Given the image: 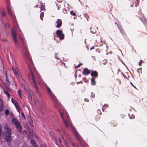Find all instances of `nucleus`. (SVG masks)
I'll return each instance as SVG.
<instances>
[{"mask_svg":"<svg viewBox=\"0 0 147 147\" xmlns=\"http://www.w3.org/2000/svg\"><path fill=\"white\" fill-rule=\"evenodd\" d=\"M12 36H13V39L15 43L18 42V40L17 38V34L15 30V29L13 28V30H12Z\"/></svg>","mask_w":147,"mask_h":147,"instance_id":"nucleus-11","label":"nucleus"},{"mask_svg":"<svg viewBox=\"0 0 147 147\" xmlns=\"http://www.w3.org/2000/svg\"><path fill=\"white\" fill-rule=\"evenodd\" d=\"M31 76L32 77V80L34 83V87L35 89V90L37 92L38 91V88L37 86V84L36 81L35 80V77L34 75L32 73V71H30Z\"/></svg>","mask_w":147,"mask_h":147,"instance_id":"nucleus-8","label":"nucleus"},{"mask_svg":"<svg viewBox=\"0 0 147 147\" xmlns=\"http://www.w3.org/2000/svg\"><path fill=\"white\" fill-rule=\"evenodd\" d=\"M18 94L19 95V96L21 98H22V96L21 94V90H18Z\"/></svg>","mask_w":147,"mask_h":147,"instance_id":"nucleus-23","label":"nucleus"},{"mask_svg":"<svg viewBox=\"0 0 147 147\" xmlns=\"http://www.w3.org/2000/svg\"><path fill=\"white\" fill-rule=\"evenodd\" d=\"M0 13L2 17H4L5 16V12L4 11H1Z\"/></svg>","mask_w":147,"mask_h":147,"instance_id":"nucleus-28","label":"nucleus"},{"mask_svg":"<svg viewBox=\"0 0 147 147\" xmlns=\"http://www.w3.org/2000/svg\"><path fill=\"white\" fill-rule=\"evenodd\" d=\"M30 142L32 144H33L35 143V142L34 140L32 139L30 140Z\"/></svg>","mask_w":147,"mask_h":147,"instance_id":"nucleus-34","label":"nucleus"},{"mask_svg":"<svg viewBox=\"0 0 147 147\" xmlns=\"http://www.w3.org/2000/svg\"><path fill=\"white\" fill-rule=\"evenodd\" d=\"M55 58L56 59H59V58L57 57V54L56 53H55Z\"/></svg>","mask_w":147,"mask_h":147,"instance_id":"nucleus-43","label":"nucleus"},{"mask_svg":"<svg viewBox=\"0 0 147 147\" xmlns=\"http://www.w3.org/2000/svg\"><path fill=\"white\" fill-rule=\"evenodd\" d=\"M2 40L3 41H6L7 40L6 38H5L4 39H3Z\"/></svg>","mask_w":147,"mask_h":147,"instance_id":"nucleus-51","label":"nucleus"},{"mask_svg":"<svg viewBox=\"0 0 147 147\" xmlns=\"http://www.w3.org/2000/svg\"><path fill=\"white\" fill-rule=\"evenodd\" d=\"M72 145L73 146H74V143H72Z\"/></svg>","mask_w":147,"mask_h":147,"instance_id":"nucleus-59","label":"nucleus"},{"mask_svg":"<svg viewBox=\"0 0 147 147\" xmlns=\"http://www.w3.org/2000/svg\"><path fill=\"white\" fill-rule=\"evenodd\" d=\"M91 96L92 98H94L95 97V96L94 93L92 92H91Z\"/></svg>","mask_w":147,"mask_h":147,"instance_id":"nucleus-36","label":"nucleus"},{"mask_svg":"<svg viewBox=\"0 0 147 147\" xmlns=\"http://www.w3.org/2000/svg\"><path fill=\"white\" fill-rule=\"evenodd\" d=\"M46 88L49 94L52 92L50 88L48 86H47Z\"/></svg>","mask_w":147,"mask_h":147,"instance_id":"nucleus-26","label":"nucleus"},{"mask_svg":"<svg viewBox=\"0 0 147 147\" xmlns=\"http://www.w3.org/2000/svg\"><path fill=\"white\" fill-rule=\"evenodd\" d=\"M60 8V7H58V9L59 10Z\"/></svg>","mask_w":147,"mask_h":147,"instance_id":"nucleus-53","label":"nucleus"},{"mask_svg":"<svg viewBox=\"0 0 147 147\" xmlns=\"http://www.w3.org/2000/svg\"><path fill=\"white\" fill-rule=\"evenodd\" d=\"M142 67H140L137 69V71L139 73H142Z\"/></svg>","mask_w":147,"mask_h":147,"instance_id":"nucleus-33","label":"nucleus"},{"mask_svg":"<svg viewBox=\"0 0 147 147\" xmlns=\"http://www.w3.org/2000/svg\"><path fill=\"white\" fill-rule=\"evenodd\" d=\"M59 142L61 143V139L59 138Z\"/></svg>","mask_w":147,"mask_h":147,"instance_id":"nucleus-52","label":"nucleus"},{"mask_svg":"<svg viewBox=\"0 0 147 147\" xmlns=\"http://www.w3.org/2000/svg\"><path fill=\"white\" fill-rule=\"evenodd\" d=\"M21 115L22 117L24 118V119H26V117L25 116V115L23 112L22 113Z\"/></svg>","mask_w":147,"mask_h":147,"instance_id":"nucleus-40","label":"nucleus"},{"mask_svg":"<svg viewBox=\"0 0 147 147\" xmlns=\"http://www.w3.org/2000/svg\"><path fill=\"white\" fill-rule=\"evenodd\" d=\"M61 117L63 120L64 124L66 127H69L71 128L73 131L74 130V127L70 122L69 116L65 111H64L63 112L59 111Z\"/></svg>","mask_w":147,"mask_h":147,"instance_id":"nucleus-1","label":"nucleus"},{"mask_svg":"<svg viewBox=\"0 0 147 147\" xmlns=\"http://www.w3.org/2000/svg\"><path fill=\"white\" fill-rule=\"evenodd\" d=\"M74 134L75 135L78 141L80 143V144H81L82 143H84V142L83 140L82 137L80 135L78 132L75 129L74 127Z\"/></svg>","mask_w":147,"mask_h":147,"instance_id":"nucleus-6","label":"nucleus"},{"mask_svg":"<svg viewBox=\"0 0 147 147\" xmlns=\"http://www.w3.org/2000/svg\"><path fill=\"white\" fill-rule=\"evenodd\" d=\"M29 62H27V65L30 71H36V69L34 67V64L32 61V59L28 61Z\"/></svg>","mask_w":147,"mask_h":147,"instance_id":"nucleus-7","label":"nucleus"},{"mask_svg":"<svg viewBox=\"0 0 147 147\" xmlns=\"http://www.w3.org/2000/svg\"><path fill=\"white\" fill-rule=\"evenodd\" d=\"M83 64L82 63H79L78 65L75 66V69H77L78 68V67H80V66L82 65Z\"/></svg>","mask_w":147,"mask_h":147,"instance_id":"nucleus-35","label":"nucleus"},{"mask_svg":"<svg viewBox=\"0 0 147 147\" xmlns=\"http://www.w3.org/2000/svg\"><path fill=\"white\" fill-rule=\"evenodd\" d=\"M44 16V13L43 12H41L40 13V17L41 20H43V17Z\"/></svg>","mask_w":147,"mask_h":147,"instance_id":"nucleus-29","label":"nucleus"},{"mask_svg":"<svg viewBox=\"0 0 147 147\" xmlns=\"http://www.w3.org/2000/svg\"><path fill=\"white\" fill-rule=\"evenodd\" d=\"M70 13L71 15H74V11L73 10L71 11Z\"/></svg>","mask_w":147,"mask_h":147,"instance_id":"nucleus-47","label":"nucleus"},{"mask_svg":"<svg viewBox=\"0 0 147 147\" xmlns=\"http://www.w3.org/2000/svg\"><path fill=\"white\" fill-rule=\"evenodd\" d=\"M95 79L94 78H92L91 79V84L92 85H94L96 84V82L95 81Z\"/></svg>","mask_w":147,"mask_h":147,"instance_id":"nucleus-18","label":"nucleus"},{"mask_svg":"<svg viewBox=\"0 0 147 147\" xmlns=\"http://www.w3.org/2000/svg\"><path fill=\"white\" fill-rule=\"evenodd\" d=\"M94 47H92L90 48V50H91L92 49H94Z\"/></svg>","mask_w":147,"mask_h":147,"instance_id":"nucleus-50","label":"nucleus"},{"mask_svg":"<svg viewBox=\"0 0 147 147\" xmlns=\"http://www.w3.org/2000/svg\"><path fill=\"white\" fill-rule=\"evenodd\" d=\"M58 132V133L59 134L61 133L60 130L59 129H57L56 130Z\"/></svg>","mask_w":147,"mask_h":147,"instance_id":"nucleus-48","label":"nucleus"},{"mask_svg":"<svg viewBox=\"0 0 147 147\" xmlns=\"http://www.w3.org/2000/svg\"><path fill=\"white\" fill-rule=\"evenodd\" d=\"M14 105L18 111L20 113V108L19 105H18V103H17V104H14Z\"/></svg>","mask_w":147,"mask_h":147,"instance_id":"nucleus-19","label":"nucleus"},{"mask_svg":"<svg viewBox=\"0 0 147 147\" xmlns=\"http://www.w3.org/2000/svg\"><path fill=\"white\" fill-rule=\"evenodd\" d=\"M3 100L0 98V112L3 109Z\"/></svg>","mask_w":147,"mask_h":147,"instance_id":"nucleus-16","label":"nucleus"},{"mask_svg":"<svg viewBox=\"0 0 147 147\" xmlns=\"http://www.w3.org/2000/svg\"><path fill=\"white\" fill-rule=\"evenodd\" d=\"M56 23L57 24L56 27L57 28H60L62 25V21L60 19H58L56 22Z\"/></svg>","mask_w":147,"mask_h":147,"instance_id":"nucleus-12","label":"nucleus"},{"mask_svg":"<svg viewBox=\"0 0 147 147\" xmlns=\"http://www.w3.org/2000/svg\"><path fill=\"white\" fill-rule=\"evenodd\" d=\"M59 39L61 40H63L64 38V34H60L59 35L57 36Z\"/></svg>","mask_w":147,"mask_h":147,"instance_id":"nucleus-22","label":"nucleus"},{"mask_svg":"<svg viewBox=\"0 0 147 147\" xmlns=\"http://www.w3.org/2000/svg\"><path fill=\"white\" fill-rule=\"evenodd\" d=\"M56 34L57 36L59 35L60 34H63L62 30H57L56 32Z\"/></svg>","mask_w":147,"mask_h":147,"instance_id":"nucleus-17","label":"nucleus"},{"mask_svg":"<svg viewBox=\"0 0 147 147\" xmlns=\"http://www.w3.org/2000/svg\"><path fill=\"white\" fill-rule=\"evenodd\" d=\"M7 10L9 15L12 18L13 20L15 21L16 17L14 13L12 11L11 7L9 2H8L7 3Z\"/></svg>","mask_w":147,"mask_h":147,"instance_id":"nucleus-4","label":"nucleus"},{"mask_svg":"<svg viewBox=\"0 0 147 147\" xmlns=\"http://www.w3.org/2000/svg\"><path fill=\"white\" fill-rule=\"evenodd\" d=\"M100 115H101L102 113H100Z\"/></svg>","mask_w":147,"mask_h":147,"instance_id":"nucleus-63","label":"nucleus"},{"mask_svg":"<svg viewBox=\"0 0 147 147\" xmlns=\"http://www.w3.org/2000/svg\"><path fill=\"white\" fill-rule=\"evenodd\" d=\"M29 92V93H30V95H31V94H30V92Z\"/></svg>","mask_w":147,"mask_h":147,"instance_id":"nucleus-62","label":"nucleus"},{"mask_svg":"<svg viewBox=\"0 0 147 147\" xmlns=\"http://www.w3.org/2000/svg\"><path fill=\"white\" fill-rule=\"evenodd\" d=\"M25 50V56L27 58V59L28 60V61L32 60L30 58V54L29 52V51L27 47H24Z\"/></svg>","mask_w":147,"mask_h":147,"instance_id":"nucleus-10","label":"nucleus"},{"mask_svg":"<svg viewBox=\"0 0 147 147\" xmlns=\"http://www.w3.org/2000/svg\"><path fill=\"white\" fill-rule=\"evenodd\" d=\"M90 70H88L87 68H86L83 69L82 74L87 75L90 74Z\"/></svg>","mask_w":147,"mask_h":147,"instance_id":"nucleus-13","label":"nucleus"},{"mask_svg":"<svg viewBox=\"0 0 147 147\" xmlns=\"http://www.w3.org/2000/svg\"><path fill=\"white\" fill-rule=\"evenodd\" d=\"M22 147H28V146H23Z\"/></svg>","mask_w":147,"mask_h":147,"instance_id":"nucleus-57","label":"nucleus"},{"mask_svg":"<svg viewBox=\"0 0 147 147\" xmlns=\"http://www.w3.org/2000/svg\"><path fill=\"white\" fill-rule=\"evenodd\" d=\"M6 81L7 82H8V83H9V80L8 78V77H7V75H6Z\"/></svg>","mask_w":147,"mask_h":147,"instance_id":"nucleus-42","label":"nucleus"},{"mask_svg":"<svg viewBox=\"0 0 147 147\" xmlns=\"http://www.w3.org/2000/svg\"><path fill=\"white\" fill-rule=\"evenodd\" d=\"M142 60H141L139 62V65L140 66H141L142 65Z\"/></svg>","mask_w":147,"mask_h":147,"instance_id":"nucleus-41","label":"nucleus"},{"mask_svg":"<svg viewBox=\"0 0 147 147\" xmlns=\"http://www.w3.org/2000/svg\"><path fill=\"white\" fill-rule=\"evenodd\" d=\"M84 100L85 102H88L89 101V100L88 99L86 98L84 99Z\"/></svg>","mask_w":147,"mask_h":147,"instance_id":"nucleus-46","label":"nucleus"},{"mask_svg":"<svg viewBox=\"0 0 147 147\" xmlns=\"http://www.w3.org/2000/svg\"><path fill=\"white\" fill-rule=\"evenodd\" d=\"M135 116L134 115H131L129 117V118L131 119H134L135 118Z\"/></svg>","mask_w":147,"mask_h":147,"instance_id":"nucleus-39","label":"nucleus"},{"mask_svg":"<svg viewBox=\"0 0 147 147\" xmlns=\"http://www.w3.org/2000/svg\"><path fill=\"white\" fill-rule=\"evenodd\" d=\"M108 107V105H105L102 107V109L103 112H104V110L105 109L106 107L107 108Z\"/></svg>","mask_w":147,"mask_h":147,"instance_id":"nucleus-27","label":"nucleus"},{"mask_svg":"<svg viewBox=\"0 0 147 147\" xmlns=\"http://www.w3.org/2000/svg\"><path fill=\"white\" fill-rule=\"evenodd\" d=\"M4 112L6 116H7L9 115V111L7 109L5 110Z\"/></svg>","mask_w":147,"mask_h":147,"instance_id":"nucleus-25","label":"nucleus"},{"mask_svg":"<svg viewBox=\"0 0 147 147\" xmlns=\"http://www.w3.org/2000/svg\"><path fill=\"white\" fill-rule=\"evenodd\" d=\"M130 83L132 86H133L135 88H136V87L135 86H134V85L131 82Z\"/></svg>","mask_w":147,"mask_h":147,"instance_id":"nucleus-49","label":"nucleus"},{"mask_svg":"<svg viewBox=\"0 0 147 147\" xmlns=\"http://www.w3.org/2000/svg\"><path fill=\"white\" fill-rule=\"evenodd\" d=\"M70 29L71 31H72L74 30V29H72L71 28H70Z\"/></svg>","mask_w":147,"mask_h":147,"instance_id":"nucleus-55","label":"nucleus"},{"mask_svg":"<svg viewBox=\"0 0 147 147\" xmlns=\"http://www.w3.org/2000/svg\"><path fill=\"white\" fill-rule=\"evenodd\" d=\"M4 93L7 96L8 99H9V98H10V95L9 93L6 90H4Z\"/></svg>","mask_w":147,"mask_h":147,"instance_id":"nucleus-21","label":"nucleus"},{"mask_svg":"<svg viewBox=\"0 0 147 147\" xmlns=\"http://www.w3.org/2000/svg\"><path fill=\"white\" fill-rule=\"evenodd\" d=\"M100 116L99 115H97L96 116L95 119L96 121L98 120L100 118Z\"/></svg>","mask_w":147,"mask_h":147,"instance_id":"nucleus-32","label":"nucleus"},{"mask_svg":"<svg viewBox=\"0 0 147 147\" xmlns=\"http://www.w3.org/2000/svg\"><path fill=\"white\" fill-rule=\"evenodd\" d=\"M104 65H105L107 63V61L106 60H104L102 61Z\"/></svg>","mask_w":147,"mask_h":147,"instance_id":"nucleus-37","label":"nucleus"},{"mask_svg":"<svg viewBox=\"0 0 147 147\" xmlns=\"http://www.w3.org/2000/svg\"><path fill=\"white\" fill-rule=\"evenodd\" d=\"M12 122L16 126L17 130L20 132H22V127L20 123L16 119L13 118Z\"/></svg>","mask_w":147,"mask_h":147,"instance_id":"nucleus-3","label":"nucleus"},{"mask_svg":"<svg viewBox=\"0 0 147 147\" xmlns=\"http://www.w3.org/2000/svg\"><path fill=\"white\" fill-rule=\"evenodd\" d=\"M38 7V5H36L35 6V7Z\"/></svg>","mask_w":147,"mask_h":147,"instance_id":"nucleus-54","label":"nucleus"},{"mask_svg":"<svg viewBox=\"0 0 147 147\" xmlns=\"http://www.w3.org/2000/svg\"><path fill=\"white\" fill-rule=\"evenodd\" d=\"M12 70L15 75L16 77L18 80H24L22 78L20 72L17 69H16L14 67H12Z\"/></svg>","mask_w":147,"mask_h":147,"instance_id":"nucleus-5","label":"nucleus"},{"mask_svg":"<svg viewBox=\"0 0 147 147\" xmlns=\"http://www.w3.org/2000/svg\"><path fill=\"white\" fill-rule=\"evenodd\" d=\"M19 31L20 32V33L19 34L20 38L22 42L23 46H27L26 42L25 41L24 36H22V33L21 32V30L19 29Z\"/></svg>","mask_w":147,"mask_h":147,"instance_id":"nucleus-9","label":"nucleus"},{"mask_svg":"<svg viewBox=\"0 0 147 147\" xmlns=\"http://www.w3.org/2000/svg\"><path fill=\"white\" fill-rule=\"evenodd\" d=\"M11 101L14 104H15L14 103V102L15 101V100L13 98H12L11 99Z\"/></svg>","mask_w":147,"mask_h":147,"instance_id":"nucleus-45","label":"nucleus"},{"mask_svg":"<svg viewBox=\"0 0 147 147\" xmlns=\"http://www.w3.org/2000/svg\"><path fill=\"white\" fill-rule=\"evenodd\" d=\"M75 76H76V75ZM76 79V77H75Z\"/></svg>","mask_w":147,"mask_h":147,"instance_id":"nucleus-61","label":"nucleus"},{"mask_svg":"<svg viewBox=\"0 0 147 147\" xmlns=\"http://www.w3.org/2000/svg\"><path fill=\"white\" fill-rule=\"evenodd\" d=\"M51 137L54 140H55L56 142H57V139L56 137L54 136L53 135L51 136Z\"/></svg>","mask_w":147,"mask_h":147,"instance_id":"nucleus-31","label":"nucleus"},{"mask_svg":"<svg viewBox=\"0 0 147 147\" xmlns=\"http://www.w3.org/2000/svg\"><path fill=\"white\" fill-rule=\"evenodd\" d=\"M3 135L4 139L8 143H9L11 141L12 131L11 128L7 125L4 126Z\"/></svg>","mask_w":147,"mask_h":147,"instance_id":"nucleus-2","label":"nucleus"},{"mask_svg":"<svg viewBox=\"0 0 147 147\" xmlns=\"http://www.w3.org/2000/svg\"><path fill=\"white\" fill-rule=\"evenodd\" d=\"M30 73H29V76L30 77Z\"/></svg>","mask_w":147,"mask_h":147,"instance_id":"nucleus-56","label":"nucleus"},{"mask_svg":"<svg viewBox=\"0 0 147 147\" xmlns=\"http://www.w3.org/2000/svg\"><path fill=\"white\" fill-rule=\"evenodd\" d=\"M29 124L30 126L33 127V121L32 120H30L29 122Z\"/></svg>","mask_w":147,"mask_h":147,"instance_id":"nucleus-30","label":"nucleus"},{"mask_svg":"<svg viewBox=\"0 0 147 147\" xmlns=\"http://www.w3.org/2000/svg\"><path fill=\"white\" fill-rule=\"evenodd\" d=\"M88 46H87V49L88 50Z\"/></svg>","mask_w":147,"mask_h":147,"instance_id":"nucleus-58","label":"nucleus"},{"mask_svg":"<svg viewBox=\"0 0 147 147\" xmlns=\"http://www.w3.org/2000/svg\"><path fill=\"white\" fill-rule=\"evenodd\" d=\"M62 138L63 139H64V138L63 136H62Z\"/></svg>","mask_w":147,"mask_h":147,"instance_id":"nucleus-60","label":"nucleus"},{"mask_svg":"<svg viewBox=\"0 0 147 147\" xmlns=\"http://www.w3.org/2000/svg\"><path fill=\"white\" fill-rule=\"evenodd\" d=\"M66 138L67 141L71 142V139L70 137L68 135H67L66 136Z\"/></svg>","mask_w":147,"mask_h":147,"instance_id":"nucleus-24","label":"nucleus"},{"mask_svg":"<svg viewBox=\"0 0 147 147\" xmlns=\"http://www.w3.org/2000/svg\"><path fill=\"white\" fill-rule=\"evenodd\" d=\"M117 122L115 121H113L111 123V127H115L117 126Z\"/></svg>","mask_w":147,"mask_h":147,"instance_id":"nucleus-20","label":"nucleus"},{"mask_svg":"<svg viewBox=\"0 0 147 147\" xmlns=\"http://www.w3.org/2000/svg\"><path fill=\"white\" fill-rule=\"evenodd\" d=\"M49 94L50 95L51 99L55 102H56L57 101V100L56 97L52 92Z\"/></svg>","mask_w":147,"mask_h":147,"instance_id":"nucleus-14","label":"nucleus"},{"mask_svg":"<svg viewBox=\"0 0 147 147\" xmlns=\"http://www.w3.org/2000/svg\"><path fill=\"white\" fill-rule=\"evenodd\" d=\"M32 145L33 147H37V145L35 143Z\"/></svg>","mask_w":147,"mask_h":147,"instance_id":"nucleus-44","label":"nucleus"},{"mask_svg":"<svg viewBox=\"0 0 147 147\" xmlns=\"http://www.w3.org/2000/svg\"><path fill=\"white\" fill-rule=\"evenodd\" d=\"M91 75L92 77L97 78L98 75V73L96 71H93L91 73Z\"/></svg>","mask_w":147,"mask_h":147,"instance_id":"nucleus-15","label":"nucleus"},{"mask_svg":"<svg viewBox=\"0 0 147 147\" xmlns=\"http://www.w3.org/2000/svg\"><path fill=\"white\" fill-rule=\"evenodd\" d=\"M2 132V127L0 124V136H1V133Z\"/></svg>","mask_w":147,"mask_h":147,"instance_id":"nucleus-38","label":"nucleus"}]
</instances>
